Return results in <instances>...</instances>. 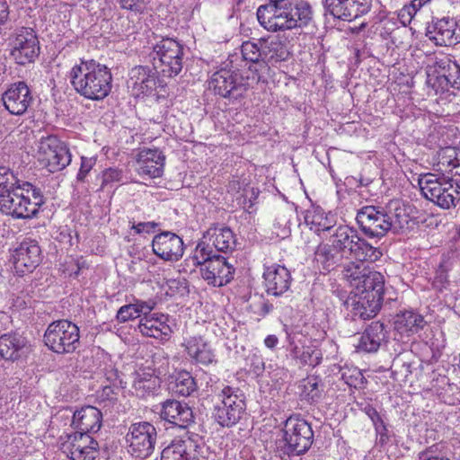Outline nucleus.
Returning <instances> with one entry per match:
<instances>
[{
	"label": "nucleus",
	"instance_id": "1",
	"mask_svg": "<svg viewBox=\"0 0 460 460\" xmlns=\"http://www.w3.org/2000/svg\"><path fill=\"white\" fill-rule=\"evenodd\" d=\"M382 252L360 237L358 231L348 226H338L329 243H321L314 252V261L319 269L332 271L342 267L346 261H376Z\"/></svg>",
	"mask_w": 460,
	"mask_h": 460
},
{
	"label": "nucleus",
	"instance_id": "2",
	"mask_svg": "<svg viewBox=\"0 0 460 460\" xmlns=\"http://www.w3.org/2000/svg\"><path fill=\"white\" fill-rule=\"evenodd\" d=\"M256 15L261 26L276 32L306 26L313 18V11L305 0H269L258 7Z\"/></svg>",
	"mask_w": 460,
	"mask_h": 460
},
{
	"label": "nucleus",
	"instance_id": "3",
	"mask_svg": "<svg viewBox=\"0 0 460 460\" xmlns=\"http://www.w3.org/2000/svg\"><path fill=\"white\" fill-rule=\"evenodd\" d=\"M69 80L78 94L92 101L103 100L112 87L110 69L93 59L75 65L69 72Z\"/></svg>",
	"mask_w": 460,
	"mask_h": 460
},
{
	"label": "nucleus",
	"instance_id": "4",
	"mask_svg": "<svg viewBox=\"0 0 460 460\" xmlns=\"http://www.w3.org/2000/svg\"><path fill=\"white\" fill-rule=\"evenodd\" d=\"M44 203L40 189L23 181L0 197V211L15 218H31Z\"/></svg>",
	"mask_w": 460,
	"mask_h": 460
},
{
	"label": "nucleus",
	"instance_id": "5",
	"mask_svg": "<svg viewBox=\"0 0 460 460\" xmlns=\"http://www.w3.org/2000/svg\"><path fill=\"white\" fill-rule=\"evenodd\" d=\"M191 260L194 266L200 267L201 277L208 285L223 287L234 279V268L216 253L210 243L199 241Z\"/></svg>",
	"mask_w": 460,
	"mask_h": 460
},
{
	"label": "nucleus",
	"instance_id": "6",
	"mask_svg": "<svg viewBox=\"0 0 460 460\" xmlns=\"http://www.w3.org/2000/svg\"><path fill=\"white\" fill-rule=\"evenodd\" d=\"M385 210L381 207L365 206L360 208L356 217L357 223L362 233L368 238L380 239L390 230L402 226L400 213Z\"/></svg>",
	"mask_w": 460,
	"mask_h": 460
},
{
	"label": "nucleus",
	"instance_id": "7",
	"mask_svg": "<svg viewBox=\"0 0 460 460\" xmlns=\"http://www.w3.org/2000/svg\"><path fill=\"white\" fill-rule=\"evenodd\" d=\"M218 401L214 405L212 416L221 426L235 425L246 411L245 395L238 387L224 385L216 394Z\"/></svg>",
	"mask_w": 460,
	"mask_h": 460
},
{
	"label": "nucleus",
	"instance_id": "8",
	"mask_svg": "<svg viewBox=\"0 0 460 460\" xmlns=\"http://www.w3.org/2000/svg\"><path fill=\"white\" fill-rule=\"evenodd\" d=\"M183 46L172 38H164L158 41L149 58L155 68L163 76L174 77L183 67Z\"/></svg>",
	"mask_w": 460,
	"mask_h": 460
},
{
	"label": "nucleus",
	"instance_id": "9",
	"mask_svg": "<svg viewBox=\"0 0 460 460\" xmlns=\"http://www.w3.org/2000/svg\"><path fill=\"white\" fill-rule=\"evenodd\" d=\"M44 343L57 354L73 353L80 346L79 328L68 320L54 321L45 331Z\"/></svg>",
	"mask_w": 460,
	"mask_h": 460
},
{
	"label": "nucleus",
	"instance_id": "10",
	"mask_svg": "<svg viewBox=\"0 0 460 460\" xmlns=\"http://www.w3.org/2000/svg\"><path fill=\"white\" fill-rule=\"evenodd\" d=\"M157 438L158 432L153 423L134 422L125 437L128 452L134 457L146 459L155 452Z\"/></svg>",
	"mask_w": 460,
	"mask_h": 460
},
{
	"label": "nucleus",
	"instance_id": "11",
	"mask_svg": "<svg viewBox=\"0 0 460 460\" xmlns=\"http://www.w3.org/2000/svg\"><path fill=\"white\" fill-rule=\"evenodd\" d=\"M282 431L288 455H303L309 450L313 444L314 431L312 427L299 416L288 418Z\"/></svg>",
	"mask_w": 460,
	"mask_h": 460
},
{
	"label": "nucleus",
	"instance_id": "12",
	"mask_svg": "<svg viewBox=\"0 0 460 460\" xmlns=\"http://www.w3.org/2000/svg\"><path fill=\"white\" fill-rule=\"evenodd\" d=\"M419 185L422 195L440 208H449L455 205L457 190L450 181L433 173H425L420 176Z\"/></svg>",
	"mask_w": 460,
	"mask_h": 460
},
{
	"label": "nucleus",
	"instance_id": "13",
	"mask_svg": "<svg viewBox=\"0 0 460 460\" xmlns=\"http://www.w3.org/2000/svg\"><path fill=\"white\" fill-rule=\"evenodd\" d=\"M209 88L215 94L232 102L244 96L248 91V84L238 71L221 68L212 75Z\"/></svg>",
	"mask_w": 460,
	"mask_h": 460
},
{
	"label": "nucleus",
	"instance_id": "14",
	"mask_svg": "<svg viewBox=\"0 0 460 460\" xmlns=\"http://www.w3.org/2000/svg\"><path fill=\"white\" fill-rule=\"evenodd\" d=\"M10 55L16 64L25 66L33 63L40 55V41L31 28H21L10 42Z\"/></svg>",
	"mask_w": 460,
	"mask_h": 460
},
{
	"label": "nucleus",
	"instance_id": "15",
	"mask_svg": "<svg viewBox=\"0 0 460 460\" xmlns=\"http://www.w3.org/2000/svg\"><path fill=\"white\" fill-rule=\"evenodd\" d=\"M323 5L325 15L350 22L370 12L372 0H323Z\"/></svg>",
	"mask_w": 460,
	"mask_h": 460
},
{
	"label": "nucleus",
	"instance_id": "16",
	"mask_svg": "<svg viewBox=\"0 0 460 460\" xmlns=\"http://www.w3.org/2000/svg\"><path fill=\"white\" fill-rule=\"evenodd\" d=\"M426 36L437 46H455L460 43V27L450 18L433 19L427 25Z\"/></svg>",
	"mask_w": 460,
	"mask_h": 460
},
{
	"label": "nucleus",
	"instance_id": "17",
	"mask_svg": "<svg viewBox=\"0 0 460 460\" xmlns=\"http://www.w3.org/2000/svg\"><path fill=\"white\" fill-rule=\"evenodd\" d=\"M63 448L72 460H93L98 455L99 444L89 434L75 432L67 436Z\"/></svg>",
	"mask_w": 460,
	"mask_h": 460
},
{
	"label": "nucleus",
	"instance_id": "18",
	"mask_svg": "<svg viewBox=\"0 0 460 460\" xmlns=\"http://www.w3.org/2000/svg\"><path fill=\"white\" fill-rule=\"evenodd\" d=\"M32 101L31 92L23 81L10 84L1 96L2 104L13 115H22Z\"/></svg>",
	"mask_w": 460,
	"mask_h": 460
},
{
	"label": "nucleus",
	"instance_id": "19",
	"mask_svg": "<svg viewBox=\"0 0 460 460\" xmlns=\"http://www.w3.org/2000/svg\"><path fill=\"white\" fill-rule=\"evenodd\" d=\"M160 418L172 425L181 429H187L194 423L192 409L186 402L175 399H167L160 403L158 411Z\"/></svg>",
	"mask_w": 460,
	"mask_h": 460
},
{
	"label": "nucleus",
	"instance_id": "20",
	"mask_svg": "<svg viewBox=\"0 0 460 460\" xmlns=\"http://www.w3.org/2000/svg\"><path fill=\"white\" fill-rule=\"evenodd\" d=\"M153 252L166 261H178L183 255L182 239L176 234L164 231L154 236L152 241Z\"/></svg>",
	"mask_w": 460,
	"mask_h": 460
},
{
	"label": "nucleus",
	"instance_id": "21",
	"mask_svg": "<svg viewBox=\"0 0 460 460\" xmlns=\"http://www.w3.org/2000/svg\"><path fill=\"white\" fill-rule=\"evenodd\" d=\"M263 279L266 293L276 297L285 295L290 289L293 280L290 271L279 264L266 267Z\"/></svg>",
	"mask_w": 460,
	"mask_h": 460
},
{
	"label": "nucleus",
	"instance_id": "22",
	"mask_svg": "<svg viewBox=\"0 0 460 460\" xmlns=\"http://www.w3.org/2000/svg\"><path fill=\"white\" fill-rule=\"evenodd\" d=\"M13 264L22 272H31L41 261V250L36 240L25 239L14 250Z\"/></svg>",
	"mask_w": 460,
	"mask_h": 460
},
{
	"label": "nucleus",
	"instance_id": "23",
	"mask_svg": "<svg viewBox=\"0 0 460 460\" xmlns=\"http://www.w3.org/2000/svg\"><path fill=\"white\" fill-rule=\"evenodd\" d=\"M139 175H146L149 178L161 177L164 172L165 155L157 148L141 149L136 158Z\"/></svg>",
	"mask_w": 460,
	"mask_h": 460
},
{
	"label": "nucleus",
	"instance_id": "24",
	"mask_svg": "<svg viewBox=\"0 0 460 460\" xmlns=\"http://www.w3.org/2000/svg\"><path fill=\"white\" fill-rule=\"evenodd\" d=\"M167 322L168 315L164 314L145 315L140 319L137 329L146 337L167 341L172 333V329Z\"/></svg>",
	"mask_w": 460,
	"mask_h": 460
},
{
	"label": "nucleus",
	"instance_id": "25",
	"mask_svg": "<svg viewBox=\"0 0 460 460\" xmlns=\"http://www.w3.org/2000/svg\"><path fill=\"white\" fill-rule=\"evenodd\" d=\"M102 424V413L94 406H84L75 411L72 425L78 432L95 433L100 430Z\"/></svg>",
	"mask_w": 460,
	"mask_h": 460
},
{
	"label": "nucleus",
	"instance_id": "26",
	"mask_svg": "<svg viewBox=\"0 0 460 460\" xmlns=\"http://www.w3.org/2000/svg\"><path fill=\"white\" fill-rule=\"evenodd\" d=\"M386 338L384 323L379 321L372 322L360 335L356 348L358 351L376 352Z\"/></svg>",
	"mask_w": 460,
	"mask_h": 460
},
{
	"label": "nucleus",
	"instance_id": "27",
	"mask_svg": "<svg viewBox=\"0 0 460 460\" xmlns=\"http://www.w3.org/2000/svg\"><path fill=\"white\" fill-rule=\"evenodd\" d=\"M200 241L211 242L210 246L216 253L232 252L236 243L233 231L226 226L209 228Z\"/></svg>",
	"mask_w": 460,
	"mask_h": 460
},
{
	"label": "nucleus",
	"instance_id": "28",
	"mask_svg": "<svg viewBox=\"0 0 460 460\" xmlns=\"http://www.w3.org/2000/svg\"><path fill=\"white\" fill-rule=\"evenodd\" d=\"M262 68L287 60L289 55L286 45L278 37L261 39Z\"/></svg>",
	"mask_w": 460,
	"mask_h": 460
},
{
	"label": "nucleus",
	"instance_id": "29",
	"mask_svg": "<svg viewBox=\"0 0 460 460\" xmlns=\"http://www.w3.org/2000/svg\"><path fill=\"white\" fill-rule=\"evenodd\" d=\"M360 278L361 280H359L358 288H356L359 295L369 297L375 296V299L383 301L385 289L384 276L378 271L368 269Z\"/></svg>",
	"mask_w": 460,
	"mask_h": 460
},
{
	"label": "nucleus",
	"instance_id": "30",
	"mask_svg": "<svg viewBox=\"0 0 460 460\" xmlns=\"http://www.w3.org/2000/svg\"><path fill=\"white\" fill-rule=\"evenodd\" d=\"M184 346L188 356L195 363L207 366L215 361L214 351L201 337L190 338Z\"/></svg>",
	"mask_w": 460,
	"mask_h": 460
},
{
	"label": "nucleus",
	"instance_id": "31",
	"mask_svg": "<svg viewBox=\"0 0 460 460\" xmlns=\"http://www.w3.org/2000/svg\"><path fill=\"white\" fill-rule=\"evenodd\" d=\"M159 70L148 65L137 66L130 71V80L135 87L138 86L142 93L152 92L156 87V75Z\"/></svg>",
	"mask_w": 460,
	"mask_h": 460
},
{
	"label": "nucleus",
	"instance_id": "32",
	"mask_svg": "<svg viewBox=\"0 0 460 460\" xmlns=\"http://www.w3.org/2000/svg\"><path fill=\"white\" fill-rule=\"evenodd\" d=\"M425 325L424 317L412 310L400 311L394 318V329L408 336L422 330Z\"/></svg>",
	"mask_w": 460,
	"mask_h": 460
},
{
	"label": "nucleus",
	"instance_id": "33",
	"mask_svg": "<svg viewBox=\"0 0 460 460\" xmlns=\"http://www.w3.org/2000/svg\"><path fill=\"white\" fill-rule=\"evenodd\" d=\"M26 345V339L17 332L0 336V356L8 360H16Z\"/></svg>",
	"mask_w": 460,
	"mask_h": 460
},
{
	"label": "nucleus",
	"instance_id": "34",
	"mask_svg": "<svg viewBox=\"0 0 460 460\" xmlns=\"http://www.w3.org/2000/svg\"><path fill=\"white\" fill-rule=\"evenodd\" d=\"M382 301L358 295L357 300L352 303L350 314L353 320H368L375 317L381 308Z\"/></svg>",
	"mask_w": 460,
	"mask_h": 460
},
{
	"label": "nucleus",
	"instance_id": "35",
	"mask_svg": "<svg viewBox=\"0 0 460 460\" xmlns=\"http://www.w3.org/2000/svg\"><path fill=\"white\" fill-rule=\"evenodd\" d=\"M66 144L61 141L57 136L49 135L42 137L38 144V158L45 166L49 164L51 159L55 158L59 147H66Z\"/></svg>",
	"mask_w": 460,
	"mask_h": 460
},
{
	"label": "nucleus",
	"instance_id": "36",
	"mask_svg": "<svg viewBox=\"0 0 460 460\" xmlns=\"http://www.w3.org/2000/svg\"><path fill=\"white\" fill-rule=\"evenodd\" d=\"M191 443L182 438H174L161 453V460H191Z\"/></svg>",
	"mask_w": 460,
	"mask_h": 460
},
{
	"label": "nucleus",
	"instance_id": "37",
	"mask_svg": "<svg viewBox=\"0 0 460 460\" xmlns=\"http://www.w3.org/2000/svg\"><path fill=\"white\" fill-rule=\"evenodd\" d=\"M198 389L195 378L188 371H180L171 383V390L179 396H190Z\"/></svg>",
	"mask_w": 460,
	"mask_h": 460
},
{
	"label": "nucleus",
	"instance_id": "38",
	"mask_svg": "<svg viewBox=\"0 0 460 460\" xmlns=\"http://www.w3.org/2000/svg\"><path fill=\"white\" fill-rule=\"evenodd\" d=\"M159 379L155 376L144 374H137L133 381V389L138 397H146L153 394L159 387Z\"/></svg>",
	"mask_w": 460,
	"mask_h": 460
},
{
	"label": "nucleus",
	"instance_id": "39",
	"mask_svg": "<svg viewBox=\"0 0 460 460\" xmlns=\"http://www.w3.org/2000/svg\"><path fill=\"white\" fill-rule=\"evenodd\" d=\"M365 261H357V262L352 261V259L346 261L342 265V276L346 279L352 287L358 288L359 280H361V276H363L366 271L368 270L364 264Z\"/></svg>",
	"mask_w": 460,
	"mask_h": 460
},
{
	"label": "nucleus",
	"instance_id": "40",
	"mask_svg": "<svg viewBox=\"0 0 460 460\" xmlns=\"http://www.w3.org/2000/svg\"><path fill=\"white\" fill-rule=\"evenodd\" d=\"M438 68H435L432 73H428L426 84L429 87L435 91V93H444L449 90L448 79L445 75V66L439 63Z\"/></svg>",
	"mask_w": 460,
	"mask_h": 460
},
{
	"label": "nucleus",
	"instance_id": "41",
	"mask_svg": "<svg viewBox=\"0 0 460 460\" xmlns=\"http://www.w3.org/2000/svg\"><path fill=\"white\" fill-rule=\"evenodd\" d=\"M392 376L395 380L406 381L412 373V362L406 356H397L391 365Z\"/></svg>",
	"mask_w": 460,
	"mask_h": 460
},
{
	"label": "nucleus",
	"instance_id": "42",
	"mask_svg": "<svg viewBox=\"0 0 460 460\" xmlns=\"http://www.w3.org/2000/svg\"><path fill=\"white\" fill-rule=\"evenodd\" d=\"M261 39L258 42L244 41L241 46L244 60L258 64L262 68Z\"/></svg>",
	"mask_w": 460,
	"mask_h": 460
},
{
	"label": "nucleus",
	"instance_id": "43",
	"mask_svg": "<svg viewBox=\"0 0 460 460\" xmlns=\"http://www.w3.org/2000/svg\"><path fill=\"white\" fill-rule=\"evenodd\" d=\"M304 390L303 393L306 399L312 402H316L322 397V393L323 391V384L316 376H311L306 378L304 381Z\"/></svg>",
	"mask_w": 460,
	"mask_h": 460
},
{
	"label": "nucleus",
	"instance_id": "44",
	"mask_svg": "<svg viewBox=\"0 0 460 460\" xmlns=\"http://www.w3.org/2000/svg\"><path fill=\"white\" fill-rule=\"evenodd\" d=\"M457 150L453 147L442 148L438 154V171L453 172V164L456 161Z\"/></svg>",
	"mask_w": 460,
	"mask_h": 460
},
{
	"label": "nucleus",
	"instance_id": "45",
	"mask_svg": "<svg viewBox=\"0 0 460 460\" xmlns=\"http://www.w3.org/2000/svg\"><path fill=\"white\" fill-rule=\"evenodd\" d=\"M70 163L71 154L68 147H59V152L57 153L54 159H51L46 168L50 172H56L65 169Z\"/></svg>",
	"mask_w": 460,
	"mask_h": 460
},
{
	"label": "nucleus",
	"instance_id": "46",
	"mask_svg": "<svg viewBox=\"0 0 460 460\" xmlns=\"http://www.w3.org/2000/svg\"><path fill=\"white\" fill-rule=\"evenodd\" d=\"M19 182L20 181L9 167L0 165V197L8 192Z\"/></svg>",
	"mask_w": 460,
	"mask_h": 460
},
{
	"label": "nucleus",
	"instance_id": "47",
	"mask_svg": "<svg viewBox=\"0 0 460 460\" xmlns=\"http://www.w3.org/2000/svg\"><path fill=\"white\" fill-rule=\"evenodd\" d=\"M305 222L307 225H311V229H314L316 233L330 231L332 228V222L329 221L328 218H323L321 214L317 213L306 215Z\"/></svg>",
	"mask_w": 460,
	"mask_h": 460
},
{
	"label": "nucleus",
	"instance_id": "48",
	"mask_svg": "<svg viewBox=\"0 0 460 460\" xmlns=\"http://www.w3.org/2000/svg\"><path fill=\"white\" fill-rule=\"evenodd\" d=\"M322 359L323 354L320 349L312 347H303L300 361L302 365L316 367L322 362Z\"/></svg>",
	"mask_w": 460,
	"mask_h": 460
},
{
	"label": "nucleus",
	"instance_id": "49",
	"mask_svg": "<svg viewBox=\"0 0 460 460\" xmlns=\"http://www.w3.org/2000/svg\"><path fill=\"white\" fill-rule=\"evenodd\" d=\"M102 371L106 381L109 383L108 385H112L121 389L125 388V383L120 377L119 372L112 365H106Z\"/></svg>",
	"mask_w": 460,
	"mask_h": 460
},
{
	"label": "nucleus",
	"instance_id": "50",
	"mask_svg": "<svg viewBox=\"0 0 460 460\" xmlns=\"http://www.w3.org/2000/svg\"><path fill=\"white\" fill-rule=\"evenodd\" d=\"M341 379L348 385L357 387L363 383L364 376L358 368H345L341 370Z\"/></svg>",
	"mask_w": 460,
	"mask_h": 460
},
{
	"label": "nucleus",
	"instance_id": "51",
	"mask_svg": "<svg viewBox=\"0 0 460 460\" xmlns=\"http://www.w3.org/2000/svg\"><path fill=\"white\" fill-rule=\"evenodd\" d=\"M117 320L120 323H126L129 320L140 317L139 311L134 304H128L121 306L117 313Z\"/></svg>",
	"mask_w": 460,
	"mask_h": 460
},
{
	"label": "nucleus",
	"instance_id": "52",
	"mask_svg": "<svg viewBox=\"0 0 460 460\" xmlns=\"http://www.w3.org/2000/svg\"><path fill=\"white\" fill-rule=\"evenodd\" d=\"M442 66H445V75L448 79L449 87H455L457 84V80L460 77V68L456 63H451L449 60L447 62H441Z\"/></svg>",
	"mask_w": 460,
	"mask_h": 460
},
{
	"label": "nucleus",
	"instance_id": "53",
	"mask_svg": "<svg viewBox=\"0 0 460 460\" xmlns=\"http://www.w3.org/2000/svg\"><path fill=\"white\" fill-rule=\"evenodd\" d=\"M119 7L135 14H142L146 10L144 0H117Z\"/></svg>",
	"mask_w": 460,
	"mask_h": 460
},
{
	"label": "nucleus",
	"instance_id": "54",
	"mask_svg": "<svg viewBox=\"0 0 460 460\" xmlns=\"http://www.w3.org/2000/svg\"><path fill=\"white\" fill-rule=\"evenodd\" d=\"M96 161L93 157H81V166L77 173V181H84L87 174L90 172Z\"/></svg>",
	"mask_w": 460,
	"mask_h": 460
},
{
	"label": "nucleus",
	"instance_id": "55",
	"mask_svg": "<svg viewBox=\"0 0 460 460\" xmlns=\"http://www.w3.org/2000/svg\"><path fill=\"white\" fill-rule=\"evenodd\" d=\"M122 171L117 168H109L103 172L102 185L120 181Z\"/></svg>",
	"mask_w": 460,
	"mask_h": 460
},
{
	"label": "nucleus",
	"instance_id": "56",
	"mask_svg": "<svg viewBox=\"0 0 460 460\" xmlns=\"http://www.w3.org/2000/svg\"><path fill=\"white\" fill-rule=\"evenodd\" d=\"M158 226V224L155 222H139L137 224L133 223L131 226V229L135 231L136 234H151L154 233Z\"/></svg>",
	"mask_w": 460,
	"mask_h": 460
},
{
	"label": "nucleus",
	"instance_id": "57",
	"mask_svg": "<svg viewBox=\"0 0 460 460\" xmlns=\"http://www.w3.org/2000/svg\"><path fill=\"white\" fill-rule=\"evenodd\" d=\"M430 0H411L410 4L404 5L402 12L407 13V14L412 18L417 12Z\"/></svg>",
	"mask_w": 460,
	"mask_h": 460
},
{
	"label": "nucleus",
	"instance_id": "58",
	"mask_svg": "<svg viewBox=\"0 0 460 460\" xmlns=\"http://www.w3.org/2000/svg\"><path fill=\"white\" fill-rule=\"evenodd\" d=\"M119 387H115L112 385H105L102 386V389L99 394V397L102 401H115L116 400V393L115 389H119Z\"/></svg>",
	"mask_w": 460,
	"mask_h": 460
},
{
	"label": "nucleus",
	"instance_id": "59",
	"mask_svg": "<svg viewBox=\"0 0 460 460\" xmlns=\"http://www.w3.org/2000/svg\"><path fill=\"white\" fill-rule=\"evenodd\" d=\"M375 429L377 435V442L382 446L385 445L389 440V437L388 429L385 422L379 423L375 427Z\"/></svg>",
	"mask_w": 460,
	"mask_h": 460
},
{
	"label": "nucleus",
	"instance_id": "60",
	"mask_svg": "<svg viewBox=\"0 0 460 460\" xmlns=\"http://www.w3.org/2000/svg\"><path fill=\"white\" fill-rule=\"evenodd\" d=\"M135 305L137 307V311H139V314L141 315L143 314L145 316L148 315V314L154 309L155 303L152 301L137 300Z\"/></svg>",
	"mask_w": 460,
	"mask_h": 460
},
{
	"label": "nucleus",
	"instance_id": "61",
	"mask_svg": "<svg viewBox=\"0 0 460 460\" xmlns=\"http://www.w3.org/2000/svg\"><path fill=\"white\" fill-rule=\"evenodd\" d=\"M365 413L370 418L373 422L374 427L377 426L379 423L384 422L383 419L379 415L378 411L371 405H367L364 408Z\"/></svg>",
	"mask_w": 460,
	"mask_h": 460
},
{
	"label": "nucleus",
	"instance_id": "62",
	"mask_svg": "<svg viewBox=\"0 0 460 460\" xmlns=\"http://www.w3.org/2000/svg\"><path fill=\"white\" fill-rule=\"evenodd\" d=\"M288 334V340L290 346V355L293 358L298 359L301 361V354L303 351V348H299L297 345L295 344L294 337L287 332Z\"/></svg>",
	"mask_w": 460,
	"mask_h": 460
},
{
	"label": "nucleus",
	"instance_id": "63",
	"mask_svg": "<svg viewBox=\"0 0 460 460\" xmlns=\"http://www.w3.org/2000/svg\"><path fill=\"white\" fill-rule=\"evenodd\" d=\"M9 17V5L6 0H0V26L4 25Z\"/></svg>",
	"mask_w": 460,
	"mask_h": 460
},
{
	"label": "nucleus",
	"instance_id": "64",
	"mask_svg": "<svg viewBox=\"0 0 460 460\" xmlns=\"http://www.w3.org/2000/svg\"><path fill=\"white\" fill-rule=\"evenodd\" d=\"M279 343V339L276 335H268L264 340V344L267 348L273 349Z\"/></svg>",
	"mask_w": 460,
	"mask_h": 460
}]
</instances>
